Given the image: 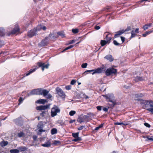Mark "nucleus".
Returning a JSON list of instances; mask_svg holds the SVG:
<instances>
[{"label":"nucleus","mask_w":153,"mask_h":153,"mask_svg":"<svg viewBox=\"0 0 153 153\" xmlns=\"http://www.w3.org/2000/svg\"><path fill=\"white\" fill-rule=\"evenodd\" d=\"M107 43H108V42H107V41L103 40H101V46H102L105 45ZM108 43H109V42H108Z\"/></svg>","instance_id":"obj_30"},{"label":"nucleus","mask_w":153,"mask_h":153,"mask_svg":"<svg viewBox=\"0 0 153 153\" xmlns=\"http://www.w3.org/2000/svg\"><path fill=\"white\" fill-rule=\"evenodd\" d=\"M49 92V91L46 90L39 88L32 90L28 95H43L44 97H46L47 98L50 99L52 97V95L48 94Z\"/></svg>","instance_id":"obj_1"},{"label":"nucleus","mask_w":153,"mask_h":153,"mask_svg":"<svg viewBox=\"0 0 153 153\" xmlns=\"http://www.w3.org/2000/svg\"><path fill=\"white\" fill-rule=\"evenodd\" d=\"M77 121L80 123H81L82 122H84V119L82 117H80L78 118Z\"/></svg>","instance_id":"obj_29"},{"label":"nucleus","mask_w":153,"mask_h":153,"mask_svg":"<svg viewBox=\"0 0 153 153\" xmlns=\"http://www.w3.org/2000/svg\"><path fill=\"white\" fill-rule=\"evenodd\" d=\"M73 47V45H70V46H68V47H67L66 48H65L64 49V51H65L67 50H68V49H70V48H72Z\"/></svg>","instance_id":"obj_40"},{"label":"nucleus","mask_w":153,"mask_h":153,"mask_svg":"<svg viewBox=\"0 0 153 153\" xmlns=\"http://www.w3.org/2000/svg\"><path fill=\"white\" fill-rule=\"evenodd\" d=\"M125 32L124 30H120L116 32V34L114 35V37L115 38L119 36L122 34L123 33Z\"/></svg>","instance_id":"obj_15"},{"label":"nucleus","mask_w":153,"mask_h":153,"mask_svg":"<svg viewBox=\"0 0 153 153\" xmlns=\"http://www.w3.org/2000/svg\"><path fill=\"white\" fill-rule=\"evenodd\" d=\"M24 135V134L22 132H20L18 134V136L19 137H23Z\"/></svg>","instance_id":"obj_37"},{"label":"nucleus","mask_w":153,"mask_h":153,"mask_svg":"<svg viewBox=\"0 0 153 153\" xmlns=\"http://www.w3.org/2000/svg\"><path fill=\"white\" fill-rule=\"evenodd\" d=\"M8 143L7 141L4 140L0 143V145L1 146H4L7 145Z\"/></svg>","instance_id":"obj_23"},{"label":"nucleus","mask_w":153,"mask_h":153,"mask_svg":"<svg viewBox=\"0 0 153 153\" xmlns=\"http://www.w3.org/2000/svg\"><path fill=\"white\" fill-rule=\"evenodd\" d=\"M76 82V80L74 79L72 80L71 82V84L74 85Z\"/></svg>","instance_id":"obj_45"},{"label":"nucleus","mask_w":153,"mask_h":153,"mask_svg":"<svg viewBox=\"0 0 153 153\" xmlns=\"http://www.w3.org/2000/svg\"><path fill=\"white\" fill-rule=\"evenodd\" d=\"M48 38H46L45 39H43L39 44V46H44L48 44Z\"/></svg>","instance_id":"obj_11"},{"label":"nucleus","mask_w":153,"mask_h":153,"mask_svg":"<svg viewBox=\"0 0 153 153\" xmlns=\"http://www.w3.org/2000/svg\"><path fill=\"white\" fill-rule=\"evenodd\" d=\"M121 39L122 42V43H123V42H124L125 41V38L123 37H121Z\"/></svg>","instance_id":"obj_55"},{"label":"nucleus","mask_w":153,"mask_h":153,"mask_svg":"<svg viewBox=\"0 0 153 153\" xmlns=\"http://www.w3.org/2000/svg\"><path fill=\"white\" fill-rule=\"evenodd\" d=\"M148 32H149V34L150 33H152L153 32L152 30L150 31H148Z\"/></svg>","instance_id":"obj_64"},{"label":"nucleus","mask_w":153,"mask_h":153,"mask_svg":"<svg viewBox=\"0 0 153 153\" xmlns=\"http://www.w3.org/2000/svg\"><path fill=\"white\" fill-rule=\"evenodd\" d=\"M37 33L41 30L43 29L44 30H46V27L44 25H38L36 28H34Z\"/></svg>","instance_id":"obj_10"},{"label":"nucleus","mask_w":153,"mask_h":153,"mask_svg":"<svg viewBox=\"0 0 153 153\" xmlns=\"http://www.w3.org/2000/svg\"><path fill=\"white\" fill-rule=\"evenodd\" d=\"M4 35V30L2 27H0V36H3Z\"/></svg>","instance_id":"obj_22"},{"label":"nucleus","mask_w":153,"mask_h":153,"mask_svg":"<svg viewBox=\"0 0 153 153\" xmlns=\"http://www.w3.org/2000/svg\"><path fill=\"white\" fill-rule=\"evenodd\" d=\"M50 104H48L46 105H42L37 106L36 107L37 110H45L50 108Z\"/></svg>","instance_id":"obj_7"},{"label":"nucleus","mask_w":153,"mask_h":153,"mask_svg":"<svg viewBox=\"0 0 153 153\" xmlns=\"http://www.w3.org/2000/svg\"><path fill=\"white\" fill-rule=\"evenodd\" d=\"M42 146L43 147H49L51 146V142L48 141H47L44 144H42Z\"/></svg>","instance_id":"obj_19"},{"label":"nucleus","mask_w":153,"mask_h":153,"mask_svg":"<svg viewBox=\"0 0 153 153\" xmlns=\"http://www.w3.org/2000/svg\"><path fill=\"white\" fill-rule=\"evenodd\" d=\"M75 121V120H71L70 121L69 123H74Z\"/></svg>","instance_id":"obj_62"},{"label":"nucleus","mask_w":153,"mask_h":153,"mask_svg":"<svg viewBox=\"0 0 153 153\" xmlns=\"http://www.w3.org/2000/svg\"><path fill=\"white\" fill-rule=\"evenodd\" d=\"M114 124L115 125H128L127 123H119V122H115L114 123Z\"/></svg>","instance_id":"obj_33"},{"label":"nucleus","mask_w":153,"mask_h":153,"mask_svg":"<svg viewBox=\"0 0 153 153\" xmlns=\"http://www.w3.org/2000/svg\"><path fill=\"white\" fill-rule=\"evenodd\" d=\"M60 111V109L56 105H54V107L51 109V117H53L56 115L57 113H59Z\"/></svg>","instance_id":"obj_3"},{"label":"nucleus","mask_w":153,"mask_h":153,"mask_svg":"<svg viewBox=\"0 0 153 153\" xmlns=\"http://www.w3.org/2000/svg\"><path fill=\"white\" fill-rule=\"evenodd\" d=\"M104 58L110 62L114 60L113 58L111 55H108L104 57Z\"/></svg>","instance_id":"obj_16"},{"label":"nucleus","mask_w":153,"mask_h":153,"mask_svg":"<svg viewBox=\"0 0 153 153\" xmlns=\"http://www.w3.org/2000/svg\"><path fill=\"white\" fill-rule=\"evenodd\" d=\"M23 101V99L21 98V97H20L19 100V102L21 103V102H22V101Z\"/></svg>","instance_id":"obj_60"},{"label":"nucleus","mask_w":153,"mask_h":153,"mask_svg":"<svg viewBox=\"0 0 153 153\" xmlns=\"http://www.w3.org/2000/svg\"><path fill=\"white\" fill-rule=\"evenodd\" d=\"M36 71V68H34L33 69H31L30 70L29 72L26 75L27 76L30 75L31 73L34 72Z\"/></svg>","instance_id":"obj_32"},{"label":"nucleus","mask_w":153,"mask_h":153,"mask_svg":"<svg viewBox=\"0 0 153 153\" xmlns=\"http://www.w3.org/2000/svg\"><path fill=\"white\" fill-rule=\"evenodd\" d=\"M42 124V123L41 122L39 123V125L38 126V128L39 129V131L40 132L45 131V130L42 129L43 128Z\"/></svg>","instance_id":"obj_14"},{"label":"nucleus","mask_w":153,"mask_h":153,"mask_svg":"<svg viewBox=\"0 0 153 153\" xmlns=\"http://www.w3.org/2000/svg\"><path fill=\"white\" fill-rule=\"evenodd\" d=\"M72 31L73 33L75 34L78 33L79 32V30L78 29H72Z\"/></svg>","instance_id":"obj_34"},{"label":"nucleus","mask_w":153,"mask_h":153,"mask_svg":"<svg viewBox=\"0 0 153 153\" xmlns=\"http://www.w3.org/2000/svg\"><path fill=\"white\" fill-rule=\"evenodd\" d=\"M19 27L17 26L14 28L12 31L11 32V33L12 34H15L19 32Z\"/></svg>","instance_id":"obj_18"},{"label":"nucleus","mask_w":153,"mask_h":153,"mask_svg":"<svg viewBox=\"0 0 153 153\" xmlns=\"http://www.w3.org/2000/svg\"><path fill=\"white\" fill-rule=\"evenodd\" d=\"M94 70H87L85 71L83 73V74H84L85 73L88 72H93L94 71Z\"/></svg>","instance_id":"obj_48"},{"label":"nucleus","mask_w":153,"mask_h":153,"mask_svg":"<svg viewBox=\"0 0 153 153\" xmlns=\"http://www.w3.org/2000/svg\"><path fill=\"white\" fill-rule=\"evenodd\" d=\"M2 45V42L0 41V47Z\"/></svg>","instance_id":"obj_63"},{"label":"nucleus","mask_w":153,"mask_h":153,"mask_svg":"<svg viewBox=\"0 0 153 153\" xmlns=\"http://www.w3.org/2000/svg\"><path fill=\"white\" fill-rule=\"evenodd\" d=\"M131 29V27H127V28L125 30H124V31H125V32L126 31H128Z\"/></svg>","instance_id":"obj_51"},{"label":"nucleus","mask_w":153,"mask_h":153,"mask_svg":"<svg viewBox=\"0 0 153 153\" xmlns=\"http://www.w3.org/2000/svg\"><path fill=\"white\" fill-rule=\"evenodd\" d=\"M100 28V27L99 26H96L95 27V29L96 30H98Z\"/></svg>","instance_id":"obj_58"},{"label":"nucleus","mask_w":153,"mask_h":153,"mask_svg":"<svg viewBox=\"0 0 153 153\" xmlns=\"http://www.w3.org/2000/svg\"><path fill=\"white\" fill-rule=\"evenodd\" d=\"M10 152L11 153H19V150L18 149H11L10 151Z\"/></svg>","instance_id":"obj_26"},{"label":"nucleus","mask_w":153,"mask_h":153,"mask_svg":"<svg viewBox=\"0 0 153 153\" xmlns=\"http://www.w3.org/2000/svg\"><path fill=\"white\" fill-rule=\"evenodd\" d=\"M105 98L107 99H108V101L113 103H114L115 101L114 99V97L113 94H109L103 96ZM115 105V104H113V105Z\"/></svg>","instance_id":"obj_4"},{"label":"nucleus","mask_w":153,"mask_h":153,"mask_svg":"<svg viewBox=\"0 0 153 153\" xmlns=\"http://www.w3.org/2000/svg\"><path fill=\"white\" fill-rule=\"evenodd\" d=\"M108 108H103V110L105 111H107L108 110Z\"/></svg>","instance_id":"obj_52"},{"label":"nucleus","mask_w":153,"mask_h":153,"mask_svg":"<svg viewBox=\"0 0 153 153\" xmlns=\"http://www.w3.org/2000/svg\"><path fill=\"white\" fill-rule=\"evenodd\" d=\"M148 140H151V141H153V138H151V137H147Z\"/></svg>","instance_id":"obj_54"},{"label":"nucleus","mask_w":153,"mask_h":153,"mask_svg":"<svg viewBox=\"0 0 153 153\" xmlns=\"http://www.w3.org/2000/svg\"><path fill=\"white\" fill-rule=\"evenodd\" d=\"M57 34L59 36H60L62 37H64V35L63 34L62 32H57Z\"/></svg>","instance_id":"obj_36"},{"label":"nucleus","mask_w":153,"mask_h":153,"mask_svg":"<svg viewBox=\"0 0 153 153\" xmlns=\"http://www.w3.org/2000/svg\"><path fill=\"white\" fill-rule=\"evenodd\" d=\"M110 34L109 33L107 34L105 37V39L106 41H107V42H110V41L111 39V36H110Z\"/></svg>","instance_id":"obj_21"},{"label":"nucleus","mask_w":153,"mask_h":153,"mask_svg":"<svg viewBox=\"0 0 153 153\" xmlns=\"http://www.w3.org/2000/svg\"><path fill=\"white\" fill-rule=\"evenodd\" d=\"M149 28L148 25H145L143 27V28L144 30H146L148 29Z\"/></svg>","instance_id":"obj_43"},{"label":"nucleus","mask_w":153,"mask_h":153,"mask_svg":"<svg viewBox=\"0 0 153 153\" xmlns=\"http://www.w3.org/2000/svg\"><path fill=\"white\" fill-rule=\"evenodd\" d=\"M102 106H97V108L98 110L99 111H101L102 110Z\"/></svg>","instance_id":"obj_50"},{"label":"nucleus","mask_w":153,"mask_h":153,"mask_svg":"<svg viewBox=\"0 0 153 153\" xmlns=\"http://www.w3.org/2000/svg\"><path fill=\"white\" fill-rule=\"evenodd\" d=\"M84 127V126H80V127H79L78 128V130H82L83 128Z\"/></svg>","instance_id":"obj_59"},{"label":"nucleus","mask_w":153,"mask_h":153,"mask_svg":"<svg viewBox=\"0 0 153 153\" xmlns=\"http://www.w3.org/2000/svg\"><path fill=\"white\" fill-rule=\"evenodd\" d=\"M131 38H133V37H134L135 35V34L134 33V32L133 30H132L131 31Z\"/></svg>","instance_id":"obj_41"},{"label":"nucleus","mask_w":153,"mask_h":153,"mask_svg":"<svg viewBox=\"0 0 153 153\" xmlns=\"http://www.w3.org/2000/svg\"><path fill=\"white\" fill-rule=\"evenodd\" d=\"M143 95L141 93H138L134 95V100H139L140 98L143 97Z\"/></svg>","instance_id":"obj_13"},{"label":"nucleus","mask_w":153,"mask_h":153,"mask_svg":"<svg viewBox=\"0 0 153 153\" xmlns=\"http://www.w3.org/2000/svg\"><path fill=\"white\" fill-rule=\"evenodd\" d=\"M76 114V111H71L69 112V115L71 116H73Z\"/></svg>","instance_id":"obj_35"},{"label":"nucleus","mask_w":153,"mask_h":153,"mask_svg":"<svg viewBox=\"0 0 153 153\" xmlns=\"http://www.w3.org/2000/svg\"><path fill=\"white\" fill-rule=\"evenodd\" d=\"M75 42V40H72L70 41V42L69 43V44H72L73 43H74Z\"/></svg>","instance_id":"obj_56"},{"label":"nucleus","mask_w":153,"mask_h":153,"mask_svg":"<svg viewBox=\"0 0 153 153\" xmlns=\"http://www.w3.org/2000/svg\"><path fill=\"white\" fill-rule=\"evenodd\" d=\"M59 143V141H56V140H54L53 141V144L54 145H56Z\"/></svg>","instance_id":"obj_49"},{"label":"nucleus","mask_w":153,"mask_h":153,"mask_svg":"<svg viewBox=\"0 0 153 153\" xmlns=\"http://www.w3.org/2000/svg\"><path fill=\"white\" fill-rule=\"evenodd\" d=\"M33 138L34 140H36L37 138V136L36 135H34L33 136Z\"/></svg>","instance_id":"obj_57"},{"label":"nucleus","mask_w":153,"mask_h":153,"mask_svg":"<svg viewBox=\"0 0 153 153\" xmlns=\"http://www.w3.org/2000/svg\"><path fill=\"white\" fill-rule=\"evenodd\" d=\"M143 79L140 76H137L135 79V80L136 82H138L139 81H142L143 80Z\"/></svg>","instance_id":"obj_28"},{"label":"nucleus","mask_w":153,"mask_h":153,"mask_svg":"<svg viewBox=\"0 0 153 153\" xmlns=\"http://www.w3.org/2000/svg\"><path fill=\"white\" fill-rule=\"evenodd\" d=\"M47 113L48 111H43L40 113V115L41 116L44 117L45 116Z\"/></svg>","instance_id":"obj_31"},{"label":"nucleus","mask_w":153,"mask_h":153,"mask_svg":"<svg viewBox=\"0 0 153 153\" xmlns=\"http://www.w3.org/2000/svg\"><path fill=\"white\" fill-rule=\"evenodd\" d=\"M37 34V33L36 31V30L34 29L28 32V36L30 37H31L34 36L36 35Z\"/></svg>","instance_id":"obj_9"},{"label":"nucleus","mask_w":153,"mask_h":153,"mask_svg":"<svg viewBox=\"0 0 153 153\" xmlns=\"http://www.w3.org/2000/svg\"><path fill=\"white\" fill-rule=\"evenodd\" d=\"M147 25H148L149 28V27H150L152 25H153V24L152 23H149V24H147Z\"/></svg>","instance_id":"obj_61"},{"label":"nucleus","mask_w":153,"mask_h":153,"mask_svg":"<svg viewBox=\"0 0 153 153\" xmlns=\"http://www.w3.org/2000/svg\"><path fill=\"white\" fill-rule=\"evenodd\" d=\"M103 126V124H101L98 127H97L96 128H95V130H97L98 129H99L101 127H102Z\"/></svg>","instance_id":"obj_38"},{"label":"nucleus","mask_w":153,"mask_h":153,"mask_svg":"<svg viewBox=\"0 0 153 153\" xmlns=\"http://www.w3.org/2000/svg\"><path fill=\"white\" fill-rule=\"evenodd\" d=\"M79 133H73L72 136L75 138V139L73 140V141L75 142H76L77 141L80 140V137H78Z\"/></svg>","instance_id":"obj_12"},{"label":"nucleus","mask_w":153,"mask_h":153,"mask_svg":"<svg viewBox=\"0 0 153 153\" xmlns=\"http://www.w3.org/2000/svg\"><path fill=\"white\" fill-rule=\"evenodd\" d=\"M47 101L46 100L40 99L38 100L36 102L38 103L44 104L45 102H47Z\"/></svg>","instance_id":"obj_20"},{"label":"nucleus","mask_w":153,"mask_h":153,"mask_svg":"<svg viewBox=\"0 0 153 153\" xmlns=\"http://www.w3.org/2000/svg\"><path fill=\"white\" fill-rule=\"evenodd\" d=\"M139 28H136L135 31H134L136 33H139Z\"/></svg>","instance_id":"obj_53"},{"label":"nucleus","mask_w":153,"mask_h":153,"mask_svg":"<svg viewBox=\"0 0 153 153\" xmlns=\"http://www.w3.org/2000/svg\"><path fill=\"white\" fill-rule=\"evenodd\" d=\"M49 37L52 40H54L57 38L54 33H50L49 36Z\"/></svg>","instance_id":"obj_24"},{"label":"nucleus","mask_w":153,"mask_h":153,"mask_svg":"<svg viewBox=\"0 0 153 153\" xmlns=\"http://www.w3.org/2000/svg\"><path fill=\"white\" fill-rule=\"evenodd\" d=\"M149 34V32H148V31H147L145 33L143 34V37H145Z\"/></svg>","instance_id":"obj_44"},{"label":"nucleus","mask_w":153,"mask_h":153,"mask_svg":"<svg viewBox=\"0 0 153 153\" xmlns=\"http://www.w3.org/2000/svg\"><path fill=\"white\" fill-rule=\"evenodd\" d=\"M38 64L39 66L41 68L43 71L45 69L48 68L49 65L48 64H45V63L40 62H39Z\"/></svg>","instance_id":"obj_8"},{"label":"nucleus","mask_w":153,"mask_h":153,"mask_svg":"<svg viewBox=\"0 0 153 153\" xmlns=\"http://www.w3.org/2000/svg\"><path fill=\"white\" fill-rule=\"evenodd\" d=\"M143 108L153 113V102L152 101H147Z\"/></svg>","instance_id":"obj_2"},{"label":"nucleus","mask_w":153,"mask_h":153,"mask_svg":"<svg viewBox=\"0 0 153 153\" xmlns=\"http://www.w3.org/2000/svg\"><path fill=\"white\" fill-rule=\"evenodd\" d=\"M65 88L67 90H70L71 88V86L70 85L66 86L65 87Z\"/></svg>","instance_id":"obj_46"},{"label":"nucleus","mask_w":153,"mask_h":153,"mask_svg":"<svg viewBox=\"0 0 153 153\" xmlns=\"http://www.w3.org/2000/svg\"><path fill=\"white\" fill-rule=\"evenodd\" d=\"M56 93L60 97L65 98V94L63 91L60 88L57 87L56 88Z\"/></svg>","instance_id":"obj_5"},{"label":"nucleus","mask_w":153,"mask_h":153,"mask_svg":"<svg viewBox=\"0 0 153 153\" xmlns=\"http://www.w3.org/2000/svg\"><path fill=\"white\" fill-rule=\"evenodd\" d=\"M57 132V130L56 128H54L51 130V133L52 134H54Z\"/></svg>","instance_id":"obj_27"},{"label":"nucleus","mask_w":153,"mask_h":153,"mask_svg":"<svg viewBox=\"0 0 153 153\" xmlns=\"http://www.w3.org/2000/svg\"><path fill=\"white\" fill-rule=\"evenodd\" d=\"M18 149L21 152L25 151L27 149V148L25 146L19 147Z\"/></svg>","instance_id":"obj_25"},{"label":"nucleus","mask_w":153,"mask_h":153,"mask_svg":"<svg viewBox=\"0 0 153 153\" xmlns=\"http://www.w3.org/2000/svg\"><path fill=\"white\" fill-rule=\"evenodd\" d=\"M94 71L92 73V74H94L96 73H100L102 71V68H98L96 70H94Z\"/></svg>","instance_id":"obj_17"},{"label":"nucleus","mask_w":153,"mask_h":153,"mask_svg":"<svg viewBox=\"0 0 153 153\" xmlns=\"http://www.w3.org/2000/svg\"><path fill=\"white\" fill-rule=\"evenodd\" d=\"M117 72V70L113 68H109L105 71V74L107 76H109L112 74L116 73Z\"/></svg>","instance_id":"obj_6"},{"label":"nucleus","mask_w":153,"mask_h":153,"mask_svg":"<svg viewBox=\"0 0 153 153\" xmlns=\"http://www.w3.org/2000/svg\"><path fill=\"white\" fill-rule=\"evenodd\" d=\"M113 43L114 44L116 45H120V44L118 43L117 41L116 40H114V41H113Z\"/></svg>","instance_id":"obj_42"},{"label":"nucleus","mask_w":153,"mask_h":153,"mask_svg":"<svg viewBox=\"0 0 153 153\" xmlns=\"http://www.w3.org/2000/svg\"><path fill=\"white\" fill-rule=\"evenodd\" d=\"M144 125L147 127L150 128V125L147 123H144Z\"/></svg>","instance_id":"obj_47"},{"label":"nucleus","mask_w":153,"mask_h":153,"mask_svg":"<svg viewBox=\"0 0 153 153\" xmlns=\"http://www.w3.org/2000/svg\"><path fill=\"white\" fill-rule=\"evenodd\" d=\"M87 64L86 63L83 64L82 65V67L83 68H85L87 67Z\"/></svg>","instance_id":"obj_39"}]
</instances>
